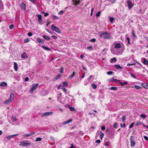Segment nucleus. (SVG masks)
<instances>
[{"mask_svg":"<svg viewBox=\"0 0 148 148\" xmlns=\"http://www.w3.org/2000/svg\"><path fill=\"white\" fill-rule=\"evenodd\" d=\"M32 34L31 32H29L28 33V36H32Z\"/></svg>","mask_w":148,"mask_h":148,"instance_id":"51","label":"nucleus"},{"mask_svg":"<svg viewBox=\"0 0 148 148\" xmlns=\"http://www.w3.org/2000/svg\"><path fill=\"white\" fill-rule=\"evenodd\" d=\"M75 72H73V73L69 76V79H71L74 76V75H75Z\"/></svg>","mask_w":148,"mask_h":148,"instance_id":"29","label":"nucleus"},{"mask_svg":"<svg viewBox=\"0 0 148 148\" xmlns=\"http://www.w3.org/2000/svg\"><path fill=\"white\" fill-rule=\"evenodd\" d=\"M72 121V119H70L68 120L65 121L63 122L62 124L63 125H66L67 124H68L70 122H71Z\"/></svg>","mask_w":148,"mask_h":148,"instance_id":"16","label":"nucleus"},{"mask_svg":"<svg viewBox=\"0 0 148 148\" xmlns=\"http://www.w3.org/2000/svg\"><path fill=\"white\" fill-rule=\"evenodd\" d=\"M42 48L44 49L45 50L47 51H49L50 50V49L48 47L45 46L44 45H42Z\"/></svg>","mask_w":148,"mask_h":148,"instance_id":"24","label":"nucleus"},{"mask_svg":"<svg viewBox=\"0 0 148 148\" xmlns=\"http://www.w3.org/2000/svg\"><path fill=\"white\" fill-rule=\"evenodd\" d=\"M96 41V39L95 38H92L90 40V41L92 42H94Z\"/></svg>","mask_w":148,"mask_h":148,"instance_id":"43","label":"nucleus"},{"mask_svg":"<svg viewBox=\"0 0 148 148\" xmlns=\"http://www.w3.org/2000/svg\"><path fill=\"white\" fill-rule=\"evenodd\" d=\"M63 84V86H65L66 87V86L68 85V83L66 82H64Z\"/></svg>","mask_w":148,"mask_h":148,"instance_id":"42","label":"nucleus"},{"mask_svg":"<svg viewBox=\"0 0 148 148\" xmlns=\"http://www.w3.org/2000/svg\"><path fill=\"white\" fill-rule=\"evenodd\" d=\"M73 145V144H71V146L69 148H74L75 147Z\"/></svg>","mask_w":148,"mask_h":148,"instance_id":"60","label":"nucleus"},{"mask_svg":"<svg viewBox=\"0 0 148 148\" xmlns=\"http://www.w3.org/2000/svg\"><path fill=\"white\" fill-rule=\"evenodd\" d=\"M134 137L132 136H131L130 138V141L131 143V145L132 147H134L135 145V142L134 141Z\"/></svg>","mask_w":148,"mask_h":148,"instance_id":"6","label":"nucleus"},{"mask_svg":"<svg viewBox=\"0 0 148 148\" xmlns=\"http://www.w3.org/2000/svg\"><path fill=\"white\" fill-rule=\"evenodd\" d=\"M42 139L40 137H38L37 138L36 140V142H38V141H40L42 140Z\"/></svg>","mask_w":148,"mask_h":148,"instance_id":"34","label":"nucleus"},{"mask_svg":"<svg viewBox=\"0 0 148 148\" xmlns=\"http://www.w3.org/2000/svg\"><path fill=\"white\" fill-rule=\"evenodd\" d=\"M21 8L23 10H25L26 9V5L23 2L21 3Z\"/></svg>","mask_w":148,"mask_h":148,"instance_id":"18","label":"nucleus"},{"mask_svg":"<svg viewBox=\"0 0 148 148\" xmlns=\"http://www.w3.org/2000/svg\"><path fill=\"white\" fill-rule=\"evenodd\" d=\"M14 97V95L13 93H12L10 95L9 99L6 100L3 103L5 104H8L10 103L13 101Z\"/></svg>","mask_w":148,"mask_h":148,"instance_id":"2","label":"nucleus"},{"mask_svg":"<svg viewBox=\"0 0 148 148\" xmlns=\"http://www.w3.org/2000/svg\"><path fill=\"white\" fill-rule=\"evenodd\" d=\"M51 16L54 20H57L59 19V18L58 16L55 15H52Z\"/></svg>","mask_w":148,"mask_h":148,"instance_id":"23","label":"nucleus"},{"mask_svg":"<svg viewBox=\"0 0 148 148\" xmlns=\"http://www.w3.org/2000/svg\"><path fill=\"white\" fill-rule=\"evenodd\" d=\"M127 3L128 6V8L129 10H130L134 5V4H132V2L130 0H128Z\"/></svg>","mask_w":148,"mask_h":148,"instance_id":"7","label":"nucleus"},{"mask_svg":"<svg viewBox=\"0 0 148 148\" xmlns=\"http://www.w3.org/2000/svg\"><path fill=\"white\" fill-rule=\"evenodd\" d=\"M141 86L145 88L148 89V84L146 83H142Z\"/></svg>","mask_w":148,"mask_h":148,"instance_id":"15","label":"nucleus"},{"mask_svg":"<svg viewBox=\"0 0 148 148\" xmlns=\"http://www.w3.org/2000/svg\"><path fill=\"white\" fill-rule=\"evenodd\" d=\"M37 40L39 43H40L42 44H43L44 43V41L42 40L40 38H37Z\"/></svg>","mask_w":148,"mask_h":148,"instance_id":"21","label":"nucleus"},{"mask_svg":"<svg viewBox=\"0 0 148 148\" xmlns=\"http://www.w3.org/2000/svg\"><path fill=\"white\" fill-rule=\"evenodd\" d=\"M93 77L92 75H90L88 78V80L89 81L91 79V78Z\"/></svg>","mask_w":148,"mask_h":148,"instance_id":"59","label":"nucleus"},{"mask_svg":"<svg viewBox=\"0 0 148 148\" xmlns=\"http://www.w3.org/2000/svg\"><path fill=\"white\" fill-rule=\"evenodd\" d=\"M121 45L120 43H116L114 45V47L116 48H120L121 47Z\"/></svg>","mask_w":148,"mask_h":148,"instance_id":"20","label":"nucleus"},{"mask_svg":"<svg viewBox=\"0 0 148 148\" xmlns=\"http://www.w3.org/2000/svg\"><path fill=\"white\" fill-rule=\"evenodd\" d=\"M64 12V11L61 10L60 11L59 13L58 14L59 15H62V14Z\"/></svg>","mask_w":148,"mask_h":148,"instance_id":"46","label":"nucleus"},{"mask_svg":"<svg viewBox=\"0 0 148 148\" xmlns=\"http://www.w3.org/2000/svg\"><path fill=\"white\" fill-rule=\"evenodd\" d=\"M19 145L24 146H29L30 145V143H29V141L28 140H24L21 141Z\"/></svg>","mask_w":148,"mask_h":148,"instance_id":"3","label":"nucleus"},{"mask_svg":"<svg viewBox=\"0 0 148 148\" xmlns=\"http://www.w3.org/2000/svg\"><path fill=\"white\" fill-rule=\"evenodd\" d=\"M122 120L123 122H125L126 120L125 116V115H123L122 118Z\"/></svg>","mask_w":148,"mask_h":148,"instance_id":"37","label":"nucleus"},{"mask_svg":"<svg viewBox=\"0 0 148 148\" xmlns=\"http://www.w3.org/2000/svg\"><path fill=\"white\" fill-rule=\"evenodd\" d=\"M38 84H35L32 85V87L29 90V92L30 93H33V91L36 89L38 86Z\"/></svg>","mask_w":148,"mask_h":148,"instance_id":"5","label":"nucleus"},{"mask_svg":"<svg viewBox=\"0 0 148 148\" xmlns=\"http://www.w3.org/2000/svg\"><path fill=\"white\" fill-rule=\"evenodd\" d=\"M117 123H114L113 125V127L114 128H117Z\"/></svg>","mask_w":148,"mask_h":148,"instance_id":"45","label":"nucleus"},{"mask_svg":"<svg viewBox=\"0 0 148 148\" xmlns=\"http://www.w3.org/2000/svg\"><path fill=\"white\" fill-rule=\"evenodd\" d=\"M110 88L111 90H116L117 89V88L116 87H111Z\"/></svg>","mask_w":148,"mask_h":148,"instance_id":"38","label":"nucleus"},{"mask_svg":"<svg viewBox=\"0 0 148 148\" xmlns=\"http://www.w3.org/2000/svg\"><path fill=\"white\" fill-rule=\"evenodd\" d=\"M135 64V63H133V64H130V63H128L127 64V66H132L134 65Z\"/></svg>","mask_w":148,"mask_h":148,"instance_id":"50","label":"nucleus"},{"mask_svg":"<svg viewBox=\"0 0 148 148\" xmlns=\"http://www.w3.org/2000/svg\"><path fill=\"white\" fill-rule=\"evenodd\" d=\"M18 134H14L13 135H12L10 136H7L6 137V138L7 139H8L10 140L12 138H13L14 136H18Z\"/></svg>","mask_w":148,"mask_h":148,"instance_id":"11","label":"nucleus"},{"mask_svg":"<svg viewBox=\"0 0 148 148\" xmlns=\"http://www.w3.org/2000/svg\"><path fill=\"white\" fill-rule=\"evenodd\" d=\"M144 138L146 140H148V137L146 136H144Z\"/></svg>","mask_w":148,"mask_h":148,"instance_id":"54","label":"nucleus"},{"mask_svg":"<svg viewBox=\"0 0 148 148\" xmlns=\"http://www.w3.org/2000/svg\"><path fill=\"white\" fill-rule=\"evenodd\" d=\"M51 29L53 31H55L58 33H61V30L58 27L55 26L53 25H51Z\"/></svg>","mask_w":148,"mask_h":148,"instance_id":"4","label":"nucleus"},{"mask_svg":"<svg viewBox=\"0 0 148 148\" xmlns=\"http://www.w3.org/2000/svg\"><path fill=\"white\" fill-rule=\"evenodd\" d=\"M127 82H120L119 84H121V86H123L124 85L127 84Z\"/></svg>","mask_w":148,"mask_h":148,"instance_id":"31","label":"nucleus"},{"mask_svg":"<svg viewBox=\"0 0 148 148\" xmlns=\"http://www.w3.org/2000/svg\"><path fill=\"white\" fill-rule=\"evenodd\" d=\"M14 27V26L12 24L11 25L9 26V28L10 29H12Z\"/></svg>","mask_w":148,"mask_h":148,"instance_id":"48","label":"nucleus"},{"mask_svg":"<svg viewBox=\"0 0 148 148\" xmlns=\"http://www.w3.org/2000/svg\"><path fill=\"white\" fill-rule=\"evenodd\" d=\"M120 126L121 127H125V124L124 123L123 125H122V124H121Z\"/></svg>","mask_w":148,"mask_h":148,"instance_id":"57","label":"nucleus"},{"mask_svg":"<svg viewBox=\"0 0 148 148\" xmlns=\"http://www.w3.org/2000/svg\"><path fill=\"white\" fill-rule=\"evenodd\" d=\"M3 7V4L2 2L0 0V9H1Z\"/></svg>","mask_w":148,"mask_h":148,"instance_id":"30","label":"nucleus"},{"mask_svg":"<svg viewBox=\"0 0 148 148\" xmlns=\"http://www.w3.org/2000/svg\"><path fill=\"white\" fill-rule=\"evenodd\" d=\"M35 134V132H32L29 133L28 134H24L23 135V137H27L28 136H29L32 135H34Z\"/></svg>","mask_w":148,"mask_h":148,"instance_id":"12","label":"nucleus"},{"mask_svg":"<svg viewBox=\"0 0 148 148\" xmlns=\"http://www.w3.org/2000/svg\"><path fill=\"white\" fill-rule=\"evenodd\" d=\"M140 117L143 118H145L146 117V116L143 114H141L140 115Z\"/></svg>","mask_w":148,"mask_h":148,"instance_id":"44","label":"nucleus"},{"mask_svg":"<svg viewBox=\"0 0 148 148\" xmlns=\"http://www.w3.org/2000/svg\"><path fill=\"white\" fill-rule=\"evenodd\" d=\"M134 125V123H131L130 125V128H132V127Z\"/></svg>","mask_w":148,"mask_h":148,"instance_id":"52","label":"nucleus"},{"mask_svg":"<svg viewBox=\"0 0 148 148\" xmlns=\"http://www.w3.org/2000/svg\"><path fill=\"white\" fill-rule=\"evenodd\" d=\"M130 75H131V76H132L133 78H135V79L136 78V76L133 73H130Z\"/></svg>","mask_w":148,"mask_h":148,"instance_id":"41","label":"nucleus"},{"mask_svg":"<svg viewBox=\"0 0 148 148\" xmlns=\"http://www.w3.org/2000/svg\"><path fill=\"white\" fill-rule=\"evenodd\" d=\"M134 88L137 89H139L140 87L138 85H135L134 86Z\"/></svg>","mask_w":148,"mask_h":148,"instance_id":"49","label":"nucleus"},{"mask_svg":"<svg viewBox=\"0 0 148 148\" xmlns=\"http://www.w3.org/2000/svg\"><path fill=\"white\" fill-rule=\"evenodd\" d=\"M105 127L104 126H102L101 127V129L102 130H104L105 129Z\"/></svg>","mask_w":148,"mask_h":148,"instance_id":"62","label":"nucleus"},{"mask_svg":"<svg viewBox=\"0 0 148 148\" xmlns=\"http://www.w3.org/2000/svg\"><path fill=\"white\" fill-rule=\"evenodd\" d=\"M101 14V12L100 11L98 12L96 14V16L97 17H98Z\"/></svg>","mask_w":148,"mask_h":148,"instance_id":"39","label":"nucleus"},{"mask_svg":"<svg viewBox=\"0 0 148 148\" xmlns=\"http://www.w3.org/2000/svg\"><path fill=\"white\" fill-rule=\"evenodd\" d=\"M49 15V13H44V15L45 16H47Z\"/></svg>","mask_w":148,"mask_h":148,"instance_id":"61","label":"nucleus"},{"mask_svg":"<svg viewBox=\"0 0 148 148\" xmlns=\"http://www.w3.org/2000/svg\"><path fill=\"white\" fill-rule=\"evenodd\" d=\"M42 37L45 39L47 40H49L50 39V38L49 36H47L46 35H43Z\"/></svg>","mask_w":148,"mask_h":148,"instance_id":"26","label":"nucleus"},{"mask_svg":"<svg viewBox=\"0 0 148 148\" xmlns=\"http://www.w3.org/2000/svg\"><path fill=\"white\" fill-rule=\"evenodd\" d=\"M142 62L146 65H148V60H147L145 58H142L141 59Z\"/></svg>","mask_w":148,"mask_h":148,"instance_id":"10","label":"nucleus"},{"mask_svg":"<svg viewBox=\"0 0 148 148\" xmlns=\"http://www.w3.org/2000/svg\"><path fill=\"white\" fill-rule=\"evenodd\" d=\"M21 57L22 58L25 59L28 58V57L27 55L25 53H24L21 55Z\"/></svg>","mask_w":148,"mask_h":148,"instance_id":"14","label":"nucleus"},{"mask_svg":"<svg viewBox=\"0 0 148 148\" xmlns=\"http://www.w3.org/2000/svg\"><path fill=\"white\" fill-rule=\"evenodd\" d=\"M29 41V39L28 38H27L24 40V42L26 43L28 42Z\"/></svg>","mask_w":148,"mask_h":148,"instance_id":"36","label":"nucleus"},{"mask_svg":"<svg viewBox=\"0 0 148 148\" xmlns=\"http://www.w3.org/2000/svg\"><path fill=\"white\" fill-rule=\"evenodd\" d=\"M76 2L77 5L78 4H79L81 3V1H76Z\"/></svg>","mask_w":148,"mask_h":148,"instance_id":"58","label":"nucleus"},{"mask_svg":"<svg viewBox=\"0 0 148 148\" xmlns=\"http://www.w3.org/2000/svg\"><path fill=\"white\" fill-rule=\"evenodd\" d=\"M14 66L15 70L16 71H17L18 70V64L16 62H14Z\"/></svg>","mask_w":148,"mask_h":148,"instance_id":"19","label":"nucleus"},{"mask_svg":"<svg viewBox=\"0 0 148 148\" xmlns=\"http://www.w3.org/2000/svg\"><path fill=\"white\" fill-rule=\"evenodd\" d=\"M113 72L111 71H108L107 72V74L108 75H111L113 73Z\"/></svg>","mask_w":148,"mask_h":148,"instance_id":"47","label":"nucleus"},{"mask_svg":"<svg viewBox=\"0 0 148 148\" xmlns=\"http://www.w3.org/2000/svg\"><path fill=\"white\" fill-rule=\"evenodd\" d=\"M69 108L71 111H74L75 110V109L73 107L69 106Z\"/></svg>","mask_w":148,"mask_h":148,"instance_id":"33","label":"nucleus"},{"mask_svg":"<svg viewBox=\"0 0 148 148\" xmlns=\"http://www.w3.org/2000/svg\"><path fill=\"white\" fill-rule=\"evenodd\" d=\"M120 81V80H117L116 79L112 78L110 80V82H118Z\"/></svg>","mask_w":148,"mask_h":148,"instance_id":"25","label":"nucleus"},{"mask_svg":"<svg viewBox=\"0 0 148 148\" xmlns=\"http://www.w3.org/2000/svg\"><path fill=\"white\" fill-rule=\"evenodd\" d=\"M99 137L100 138V139L101 140H102L103 138V137L104 135V134L101 131H99Z\"/></svg>","mask_w":148,"mask_h":148,"instance_id":"17","label":"nucleus"},{"mask_svg":"<svg viewBox=\"0 0 148 148\" xmlns=\"http://www.w3.org/2000/svg\"><path fill=\"white\" fill-rule=\"evenodd\" d=\"M37 16L38 19V23L40 24H43V21L42 20V18L41 15L40 14H38L37 15Z\"/></svg>","mask_w":148,"mask_h":148,"instance_id":"9","label":"nucleus"},{"mask_svg":"<svg viewBox=\"0 0 148 148\" xmlns=\"http://www.w3.org/2000/svg\"><path fill=\"white\" fill-rule=\"evenodd\" d=\"M114 66L115 68L116 69H123L122 67L121 66H120L119 64H118V65H114Z\"/></svg>","mask_w":148,"mask_h":148,"instance_id":"22","label":"nucleus"},{"mask_svg":"<svg viewBox=\"0 0 148 148\" xmlns=\"http://www.w3.org/2000/svg\"><path fill=\"white\" fill-rule=\"evenodd\" d=\"M7 85V84L6 82H3L0 83V86L4 87L6 86Z\"/></svg>","mask_w":148,"mask_h":148,"instance_id":"13","label":"nucleus"},{"mask_svg":"<svg viewBox=\"0 0 148 148\" xmlns=\"http://www.w3.org/2000/svg\"><path fill=\"white\" fill-rule=\"evenodd\" d=\"M142 123H142L141 122L139 121V122H137L136 124V125H141V124H142Z\"/></svg>","mask_w":148,"mask_h":148,"instance_id":"40","label":"nucleus"},{"mask_svg":"<svg viewBox=\"0 0 148 148\" xmlns=\"http://www.w3.org/2000/svg\"><path fill=\"white\" fill-rule=\"evenodd\" d=\"M117 61V60L115 58H112L110 60V62H116Z\"/></svg>","mask_w":148,"mask_h":148,"instance_id":"27","label":"nucleus"},{"mask_svg":"<svg viewBox=\"0 0 148 148\" xmlns=\"http://www.w3.org/2000/svg\"><path fill=\"white\" fill-rule=\"evenodd\" d=\"M91 86L93 89H95L97 87V86L95 84H92L91 85Z\"/></svg>","mask_w":148,"mask_h":148,"instance_id":"32","label":"nucleus"},{"mask_svg":"<svg viewBox=\"0 0 148 148\" xmlns=\"http://www.w3.org/2000/svg\"><path fill=\"white\" fill-rule=\"evenodd\" d=\"M95 142L97 143H99L101 142V141L100 140H97Z\"/></svg>","mask_w":148,"mask_h":148,"instance_id":"55","label":"nucleus"},{"mask_svg":"<svg viewBox=\"0 0 148 148\" xmlns=\"http://www.w3.org/2000/svg\"><path fill=\"white\" fill-rule=\"evenodd\" d=\"M12 118L13 121H15L16 120V118L14 117H12Z\"/></svg>","mask_w":148,"mask_h":148,"instance_id":"53","label":"nucleus"},{"mask_svg":"<svg viewBox=\"0 0 148 148\" xmlns=\"http://www.w3.org/2000/svg\"><path fill=\"white\" fill-rule=\"evenodd\" d=\"M99 34L100 37H103L105 39H109L111 38L110 34L106 32L101 31L99 32Z\"/></svg>","mask_w":148,"mask_h":148,"instance_id":"1","label":"nucleus"},{"mask_svg":"<svg viewBox=\"0 0 148 148\" xmlns=\"http://www.w3.org/2000/svg\"><path fill=\"white\" fill-rule=\"evenodd\" d=\"M29 79L28 77H26L25 78V81H27L29 80Z\"/></svg>","mask_w":148,"mask_h":148,"instance_id":"63","label":"nucleus"},{"mask_svg":"<svg viewBox=\"0 0 148 148\" xmlns=\"http://www.w3.org/2000/svg\"><path fill=\"white\" fill-rule=\"evenodd\" d=\"M114 18L112 17H110L109 18L110 22L112 23L114 21Z\"/></svg>","mask_w":148,"mask_h":148,"instance_id":"35","label":"nucleus"},{"mask_svg":"<svg viewBox=\"0 0 148 148\" xmlns=\"http://www.w3.org/2000/svg\"><path fill=\"white\" fill-rule=\"evenodd\" d=\"M63 90L66 93V89L64 88H62Z\"/></svg>","mask_w":148,"mask_h":148,"instance_id":"56","label":"nucleus"},{"mask_svg":"<svg viewBox=\"0 0 148 148\" xmlns=\"http://www.w3.org/2000/svg\"><path fill=\"white\" fill-rule=\"evenodd\" d=\"M53 112H47L43 113L42 115V116H47L51 115L53 114Z\"/></svg>","mask_w":148,"mask_h":148,"instance_id":"8","label":"nucleus"},{"mask_svg":"<svg viewBox=\"0 0 148 148\" xmlns=\"http://www.w3.org/2000/svg\"><path fill=\"white\" fill-rule=\"evenodd\" d=\"M52 38L53 39H56L57 38V36H54V35H53L52 36Z\"/></svg>","mask_w":148,"mask_h":148,"instance_id":"64","label":"nucleus"},{"mask_svg":"<svg viewBox=\"0 0 148 148\" xmlns=\"http://www.w3.org/2000/svg\"><path fill=\"white\" fill-rule=\"evenodd\" d=\"M61 76V75L60 74H58V75H57L56 76V77L54 78V80H57V79H58L60 78V77Z\"/></svg>","mask_w":148,"mask_h":148,"instance_id":"28","label":"nucleus"}]
</instances>
